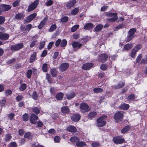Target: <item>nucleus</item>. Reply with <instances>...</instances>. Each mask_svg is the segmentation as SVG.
I'll return each mask as SVG.
<instances>
[{
    "mask_svg": "<svg viewBox=\"0 0 147 147\" xmlns=\"http://www.w3.org/2000/svg\"><path fill=\"white\" fill-rule=\"evenodd\" d=\"M20 1H14L13 3V6L14 7L18 6L19 4Z\"/></svg>",
    "mask_w": 147,
    "mask_h": 147,
    "instance_id": "nucleus-61",
    "label": "nucleus"
},
{
    "mask_svg": "<svg viewBox=\"0 0 147 147\" xmlns=\"http://www.w3.org/2000/svg\"><path fill=\"white\" fill-rule=\"evenodd\" d=\"M37 42V40H34L31 42L30 45V47L31 48L33 47L35 45Z\"/></svg>",
    "mask_w": 147,
    "mask_h": 147,
    "instance_id": "nucleus-56",
    "label": "nucleus"
},
{
    "mask_svg": "<svg viewBox=\"0 0 147 147\" xmlns=\"http://www.w3.org/2000/svg\"><path fill=\"white\" fill-rule=\"evenodd\" d=\"M76 145L79 147H82L86 145V144L84 142H79V141L76 142Z\"/></svg>",
    "mask_w": 147,
    "mask_h": 147,
    "instance_id": "nucleus-34",
    "label": "nucleus"
},
{
    "mask_svg": "<svg viewBox=\"0 0 147 147\" xmlns=\"http://www.w3.org/2000/svg\"><path fill=\"white\" fill-rule=\"evenodd\" d=\"M80 108L81 112L82 113L87 112L89 111L88 105L84 102L80 104Z\"/></svg>",
    "mask_w": 147,
    "mask_h": 147,
    "instance_id": "nucleus-4",
    "label": "nucleus"
},
{
    "mask_svg": "<svg viewBox=\"0 0 147 147\" xmlns=\"http://www.w3.org/2000/svg\"><path fill=\"white\" fill-rule=\"evenodd\" d=\"M61 40L60 39H58L56 42L55 44V46L56 47H58L59 45V44L61 43Z\"/></svg>",
    "mask_w": 147,
    "mask_h": 147,
    "instance_id": "nucleus-62",
    "label": "nucleus"
},
{
    "mask_svg": "<svg viewBox=\"0 0 147 147\" xmlns=\"http://www.w3.org/2000/svg\"><path fill=\"white\" fill-rule=\"evenodd\" d=\"M103 90L100 88H95L93 89V91L95 93H101L103 91Z\"/></svg>",
    "mask_w": 147,
    "mask_h": 147,
    "instance_id": "nucleus-33",
    "label": "nucleus"
},
{
    "mask_svg": "<svg viewBox=\"0 0 147 147\" xmlns=\"http://www.w3.org/2000/svg\"><path fill=\"white\" fill-rule=\"evenodd\" d=\"M97 115V113L95 111L90 112L88 115V118L92 119L96 117Z\"/></svg>",
    "mask_w": 147,
    "mask_h": 147,
    "instance_id": "nucleus-23",
    "label": "nucleus"
},
{
    "mask_svg": "<svg viewBox=\"0 0 147 147\" xmlns=\"http://www.w3.org/2000/svg\"><path fill=\"white\" fill-rule=\"evenodd\" d=\"M69 66V65L68 63H62L59 67L61 71H64L67 69Z\"/></svg>",
    "mask_w": 147,
    "mask_h": 147,
    "instance_id": "nucleus-15",
    "label": "nucleus"
},
{
    "mask_svg": "<svg viewBox=\"0 0 147 147\" xmlns=\"http://www.w3.org/2000/svg\"><path fill=\"white\" fill-rule=\"evenodd\" d=\"M129 107V105L128 104H123L120 106V109L124 110L127 109Z\"/></svg>",
    "mask_w": 147,
    "mask_h": 147,
    "instance_id": "nucleus-31",
    "label": "nucleus"
},
{
    "mask_svg": "<svg viewBox=\"0 0 147 147\" xmlns=\"http://www.w3.org/2000/svg\"><path fill=\"white\" fill-rule=\"evenodd\" d=\"M48 19V18L46 17L40 22V24L38 26V28L39 29H41L45 26L46 22H47Z\"/></svg>",
    "mask_w": 147,
    "mask_h": 147,
    "instance_id": "nucleus-18",
    "label": "nucleus"
},
{
    "mask_svg": "<svg viewBox=\"0 0 147 147\" xmlns=\"http://www.w3.org/2000/svg\"><path fill=\"white\" fill-rule=\"evenodd\" d=\"M64 94L61 92H59L55 96V98L58 100H61L63 98Z\"/></svg>",
    "mask_w": 147,
    "mask_h": 147,
    "instance_id": "nucleus-24",
    "label": "nucleus"
},
{
    "mask_svg": "<svg viewBox=\"0 0 147 147\" xmlns=\"http://www.w3.org/2000/svg\"><path fill=\"white\" fill-rule=\"evenodd\" d=\"M39 2V0H36L30 4L29 5L27 9L28 12H30L34 10L38 5Z\"/></svg>",
    "mask_w": 147,
    "mask_h": 147,
    "instance_id": "nucleus-3",
    "label": "nucleus"
},
{
    "mask_svg": "<svg viewBox=\"0 0 147 147\" xmlns=\"http://www.w3.org/2000/svg\"><path fill=\"white\" fill-rule=\"evenodd\" d=\"M70 141L72 142H78L79 141V139L78 138L76 137H73L71 138L70 139Z\"/></svg>",
    "mask_w": 147,
    "mask_h": 147,
    "instance_id": "nucleus-37",
    "label": "nucleus"
},
{
    "mask_svg": "<svg viewBox=\"0 0 147 147\" xmlns=\"http://www.w3.org/2000/svg\"><path fill=\"white\" fill-rule=\"evenodd\" d=\"M124 85V84L123 82H120L118 84L117 86H114V87L116 89H119L123 87Z\"/></svg>",
    "mask_w": 147,
    "mask_h": 147,
    "instance_id": "nucleus-40",
    "label": "nucleus"
},
{
    "mask_svg": "<svg viewBox=\"0 0 147 147\" xmlns=\"http://www.w3.org/2000/svg\"><path fill=\"white\" fill-rule=\"evenodd\" d=\"M32 70L31 69H29L28 70L27 72V76L28 78H30L31 76Z\"/></svg>",
    "mask_w": 147,
    "mask_h": 147,
    "instance_id": "nucleus-50",
    "label": "nucleus"
},
{
    "mask_svg": "<svg viewBox=\"0 0 147 147\" xmlns=\"http://www.w3.org/2000/svg\"><path fill=\"white\" fill-rule=\"evenodd\" d=\"M23 46V44L22 43L12 45L11 47V50L12 51H17L22 49Z\"/></svg>",
    "mask_w": 147,
    "mask_h": 147,
    "instance_id": "nucleus-7",
    "label": "nucleus"
},
{
    "mask_svg": "<svg viewBox=\"0 0 147 147\" xmlns=\"http://www.w3.org/2000/svg\"><path fill=\"white\" fill-rule=\"evenodd\" d=\"M76 3V0H72L66 3V5L67 9H70L73 7Z\"/></svg>",
    "mask_w": 147,
    "mask_h": 147,
    "instance_id": "nucleus-12",
    "label": "nucleus"
},
{
    "mask_svg": "<svg viewBox=\"0 0 147 147\" xmlns=\"http://www.w3.org/2000/svg\"><path fill=\"white\" fill-rule=\"evenodd\" d=\"M54 140L55 142H59L60 141V138L58 136H56L54 138Z\"/></svg>",
    "mask_w": 147,
    "mask_h": 147,
    "instance_id": "nucleus-60",
    "label": "nucleus"
},
{
    "mask_svg": "<svg viewBox=\"0 0 147 147\" xmlns=\"http://www.w3.org/2000/svg\"><path fill=\"white\" fill-rule=\"evenodd\" d=\"M56 27H57L56 25L54 24L52 25L50 27L49 31V32H53L54 30L56 29Z\"/></svg>",
    "mask_w": 147,
    "mask_h": 147,
    "instance_id": "nucleus-49",
    "label": "nucleus"
},
{
    "mask_svg": "<svg viewBox=\"0 0 147 147\" xmlns=\"http://www.w3.org/2000/svg\"><path fill=\"white\" fill-rule=\"evenodd\" d=\"M67 129L69 131L71 132H74L76 130V128L72 126H71L69 127L68 128H67Z\"/></svg>",
    "mask_w": 147,
    "mask_h": 147,
    "instance_id": "nucleus-32",
    "label": "nucleus"
},
{
    "mask_svg": "<svg viewBox=\"0 0 147 147\" xmlns=\"http://www.w3.org/2000/svg\"><path fill=\"white\" fill-rule=\"evenodd\" d=\"M107 68V65L105 64H102L100 66V69L103 70H105Z\"/></svg>",
    "mask_w": 147,
    "mask_h": 147,
    "instance_id": "nucleus-55",
    "label": "nucleus"
},
{
    "mask_svg": "<svg viewBox=\"0 0 147 147\" xmlns=\"http://www.w3.org/2000/svg\"><path fill=\"white\" fill-rule=\"evenodd\" d=\"M5 19L3 16H0V25L3 24L5 21Z\"/></svg>",
    "mask_w": 147,
    "mask_h": 147,
    "instance_id": "nucleus-54",
    "label": "nucleus"
},
{
    "mask_svg": "<svg viewBox=\"0 0 147 147\" xmlns=\"http://www.w3.org/2000/svg\"><path fill=\"white\" fill-rule=\"evenodd\" d=\"M68 20V18L67 16H65L62 18L61 20V22H67Z\"/></svg>",
    "mask_w": 147,
    "mask_h": 147,
    "instance_id": "nucleus-52",
    "label": "nucleus"
},
{
    "mask_svg": "<svg viewBox=\"0 0 147 147\" xmlns=\"http://www.w3.org/2000/svg\"><path fill=\"white\" fill-rule=\"evenodd\" d=\"M113 140L114 143L116 144L123 143L124 141V139L121 138V136H120L114 138Z\"/></svg>",
    "mask_w": 147,
    "mask_h": 147,
    "instance_id": "nucleus-8",
    "label": "nucleus"
},
{
    "mask_svg": "<svg viewBox=\"0 0 147 147\" xmlns=\"http://www.w3.org/2000/svg\"><path fill=\"white\" fill-rule=\"evenodd\" d=\"M32 97L34 100H37V99L38 96L36 92L34 91L33 92L32 95Z\"/></svg>",
    "mask_w": 147,
    "mask_h": 147,
    "instance_id": "nucleus-51",
    "label": "nucleus"
},
{
    "mask_svg": "<svg viewBox=\"0 0 147 147\" xmlns=\"http://www.w3.org/2000/svg\"><path fill=\"white\" fill-rule=\"evenodd\" d=\"M24 16L25 15L24 14L22 13H19L16 15L15 18L17 20H21L23 19Z\"/></svg>",
    "mask_w": 147,
    "mask_h": 147,
    "instance_id": "nucleus-22",
    "label": "nucleus"
},
{
    "mask_svg": "<svg viewBox=\"0 0 147 147\" xmlns=\"http://www.w3.org/2000/svg\"><path fill=\"white\" fill-rule=\"evenodd\" d=\"M135 94H132L127 97V99L129 100H133L134 99Z\"/></svg>",
    "mask_w": 147,
    "mask_h": 147,
    "instance_id": "nucleus-45",
    "label": "nucleus"
},
{
    "mask_svg": "<svg viewBox=\"0 0 147 147\" xmlns=\"http://www.w3.org/2000/svg\"><path fill=\"white\" fill-rule=\"evenodd\" d=\"M9 147H17V145L15 142H12L10 143Z\"/></svg>",
    "mask_w": 147,
    "mask_h": 147,
    "instance_id": "nucleus-64",
    "label": "nucleus"
},
{
    "mask_svg": "<svg viewBox=\"0 0 147 147\" xmlns=\"http://www.w3.org/2000/svg\"><path fill=\"white\" fill-rule=\"evenodd\" d=\"M24 136L26 138H30L31 137V134L29 132L26 133L24 135Z\"/></svg>",
    "mask_w": 147,
    "mask_h": 147,
    "instance_id": "nucleus-58",
    "label": "nucleus"
},
{
    "mask_svg": "<svg viewBox=\"0 0 147 147\" xmlns=\"http://www.w3.org/2000/svg\"><path fill=\"white\" fill-rule=\"evenodd\" d=\"M42 69L45 72H46L47 71V63L43 64L42 66Z\"/></svg>",
    "mask_w": 147,
    "mask_h": 147,
    "instance_id": "nucleus-47",
    "label": "nucleus"
},
{
    "mask_svg": "<svg viewBox=\"0 0 147 147\" xmlns=\"http://www.w3.org/2000/svg\"><path fill=\"white\" fill-rule=\"evenodd\" d=\"M136 52L135 51L132 49L131 51V53L130 54V55L131 57L133 58H135L136 57Z\"/></svg>",
    "mask_w": 147,
    "mask_h": 147,
    "instance_id": "nucleus-42",
    "label": "nucleus"
},
{
    "mask_svg": "<svg viewBox=\"0 0 147 147\" xmlns=\"http://www.w3.org/2000/svg\"><path fill=\"white\" fill-rule=\"evenodd\" d=\"M11 136L10 134H7L5 135L4 140L6 141H9L11 138Z\"/></svg>",
    "mask_w": 147,
    "mask_h": 147,
    "instance_id": "nucleus-36",
    "label": "nucleus"
},
{
    "mask_svg": "<svg viewBox=\"0 0 147 147\" xmlns=\"http://www.w3.org/2000/svg\"><path fill=\"white\" fill-rule=\"evenodd\" d=\"M38 116L34 114H32L30 116V121L32 124H35L36 123V120L38 119Z\"/></svg>",
    "mask_w": 147,
    "mask_h": 147,
    "instance_id": "nucleus-16",
    "label": "nucleus"
},
{
    "mask_svg": "<svg viewBox=\"0 0 147 147\" xmlns=\"http://www.w3.org/2000/svg\"><path fill=\"white\" fill-rule=\"evenodd\" d=\"M142 57V54H139L136 59V62L137 63H139L140 61L141 60Z\"/></svg>",
    "mask_w": 147,
    "mask_h": 147,
    "instance_id": "nucleus-44",
    "label": "nucleus"
},
{
    "mask_svg": "<svg viewBox=\"0 0 147 147\" xmlns=\"http://www.w3.org/2000/svg\"><path fill=\"white\" fill-rule=\"evenodd\" d=\"M79 9L78 8H76L73 9L71 12V13L72 15H75L79 11Z\"/></svg>",
    "mask_w": 147,
    "mask_h": 147,
    "instance_id": "nucleus-41",
    "label": "nucleus"
},
{
    "mask_svg": "<svg viewBox=\"0 0 147 147\" xmlns=\"http://www.w3.org/2000/svg\"><path fill=\"white\" fill-rule=\"evenodd\" d=\"M71 44L73 48H77L78 49H80L82 45V44L77 41H73Z\"/></svg>",
    "mask_w": 147,
    "mask_h": 147,
    "instance_id": "nucleus-13",
    "label": "nucleus"
},
{
    "mask_svg": "<svg viewBox=\"0 0 147 147\" xmlns=\"http://www.w3.org/2000/svg\"><path fill=\"white\" fill-rule=\"evenodd\" d=\"M60 46L61 47H64L66 46L67 44V41L65 39H63L61 42Z\"/></svg>",
    "mask_w": 147,
    "mask_h": 147,
    "instance_id": "nucleus-46",
    "label": "nucleus"
},
{
    "mask_svg": "<svg viewBox=\"0 0 147 147\" xmlns=\"http://www.w3.org/2000/svg\"><path fill=\"white\" fill-rule=\"evenodd\" d=\"M9 37L8 34L6 33H3L0 32V39L2 40H7Z\"/></svg>",
    "mask_w": 147,
    "mask_h": 147,
    "instance_id": "nucleus-17",
    "label": "nucleus"
},
{
    "mask_svg": "<svg viewBox=\"0 0 147 147\" xmlns=\"http://www.w3.org/2000/svg\"><path fill=\"white\" fill-rule=\"evenodd\" d=\"M93 65V64L92 63H86L83 64L82 66V68L83 69L87 70L90 69Z\"/></svg>",
    "mask_w": 147,
    "mask_h": 147,
    "instance_id": "nucleus-14",
    "label": "nucleus"
},
{
    "mask_svg": "<svg viewBox=\"0 0 147 147\" xmlns=\"http://www.w3.org/2000/svg\"><path fill=\"white\" fill-rule=\"evenodd\" d=\"M103 28V26L101 24H98L94 28V30L96 32L100 31Z\"/></svg>",
    "mask_w": 147,
    "mask_h": 147,
    "instance_id": "nucleus-28",
    "label": "nucleus"
},
{
    "mask_svg": "<svg viewBox=\"0 0 147 147\" xmlns=\"http://www.w3.org/2000/svg\"><path fill=\"white\" fill-rule=\"evenodd\" d=\"M133 46L132 44H127L125 45L124 49L125 50H129L132 48Z\"/></svg>",
    "mask_w": 147,
    "mask_h": 147,
    "instance_id": "nucleus-35",
    "label": "nucleus"
},
{
    "mask_svg": "<svg viewBox=\"0 0 147 147\" xmlns=\"http://www.w3.org/2000/svg\"><path fill=\"white\" fill-rule=\"evenodd\" d=\"M61 112L64 113H67L69 112V109L68 107L66 106H64L62 107Z\"/></svg>",
    "mask_w": 147,
    "mask_h": 147,
    "instance_id": "nucleus-26",
    "label": "nucleus"
},
{
    "mask_svg": "<svg viewBox=\"0 0 147 147\" xmlns=\"http://www.w3.org/2000/svg\"><path fill=\"white\" fill-rule=\"evenodd\" d=\"M75 95L76 94L74 92H72L67 94V98L68 99H70L74 97Z\"/></svg>",
    "mask_w": 147,
    "mask_h": 147,
    "instance_id": "nucleus-27",
    "label": "nucleus"
},
{
    "mask_svg": "<svg viewBox=\"0 0 147 147\" xmlns=\"http://www.w3.org/2000/svg\"><path fill=\"white\" fill-rule=\"evenodd\" d=\"M26 88V85L25 83L22 84L19 88V90L21 91H23Z\"/></svg>",
    "mask_w": 147,
    "mask_h": 147,
    "instance_id": "nucleus-39",
    "label": "nucleus"
},
{
    "mask_svg": "<svg viewBox=\"0 0 147 147\" xmlns=\"http://www.w3.org/2000/svg\"><path fill=\"white\" fill-rule=\"evenodd\" d=\"M36 53H34L32 55L30 60V63H32L33 62L36 58Z\"/></svg>",
    "mask_w": 147,
    "mask_h": 147,
    "instance_id": "nucleus-29",
    "label": "nucleus"
},
{
    "mask_svg": "<svg viewBox=\"0 0 147 147\" xmlns=\"http://www.w3.org/2000/svg\"><path fill=\"white\" fill-rule=\"evenodd\" d=\"M45 41H44L41 42L40 44V45L39 46V49H41L43 48L45 46Z\"/></svg>",
    "mask_w": 147,
    "mask_h": 147,
    "instance_id": "nucleus-57",
    "label": "nucleus"
},
{
    "mask_svg": "<svg viewBox=\"0 0 147 147\" xmlns=\"http://www.w3.org/2000/svg\"><path fill=\"white\" fill-rule=\"evenodd\" d=\"M32 25L31 24H29L26 26H24L21 25L20 27V29L24 33H28L31 29Z\"/></svg>",
    "mask_w": 147,
    "mask_h": 147,
    "instance_id": "nucleus-5",
    "label": "nucleus"
},
{
    "mask_svg": "<svg viewBox=\"0 0 147 147\" xmlns=\"http://www.w3.org/2000/svg\"><path fill=\"white\" fill-rule=\"evenodd\" d=\"M100 144L97 142H94L91 144V146L92 147H97L99 146Z\"/></svg>",
    "mask_w": 147,
    "mask_h": 147,
    "instance_id": "nucleus-59",
    "label": "nucleus"
},
{
    "mask_svg": "<svg viewBox=\"0 0 147 147\" xmlns=\"http://www.w3.org/2000/svg\"><path fill=\"white\" fill-rule=\"evenodd\" d=\"M79 27L78 25H74L72 28L71 31L72 32H74Z\"/></svg>",
    "mask_w": 147,
    "mask_h": 147,
    "instance_id": "nucleus-48",
    "label": "nucleus"
},
{
    "mask_svg": "<svg viewBox=\"0 0 147 147\" xmlns=\"http://www.w3.org/2000/svg\"><path fill=\"white\" fill-rule=\"evenodd\" d=\"M136 31V29L134 28H132L128 31V35L126 39V41L128 42L130 41L134 37V35Z\"/></svg>",
    "mask_w": 147,
    "mask_h": 147,
    "instance_id": "nucleus-2",
    "label": "nucleus"
},
{
    "mask_svg": "<svg viewBox=\"0 0 147 147\" xmlns=\"http://www.w3.org/2000/svg\"><path fill=\"white\" fill-rule=\"evenodd\" d=\"M93 26L92 24L91 23H88L84 26V28L86 30H89L92 28Z\"/></svg>",
    "mask_w": 147,
    "mask_h": 147,
    "instance_id": "nucleus-25",
    "label": "nucleus"
},
{
    "mask_svg": "<svg viewBox=\"0 0 147 147\" xmlns=\"http://www.w3.org/2000/svg\"><path fill=\"white\" fill-rule=\"evenodd\" d=\"M80 118V116L78 114H76L74 115L71 117L72 120L75 122L79 121Z\"/></svg>",
    "mask_w": 147,
    "mask_h": 147,
    "instance_id": "nucleus-19",
    "label": "nucleus"
},
{
    "mask_svg": "<svg viewBox=\"0 0 147 147\" xmlns=\"http://www.w3.org/2000/svg\"><path fill=\"white\" fill-rule=\"evenodd\" d=\"M50 72L51 75L53 77H55L56 76L57 71L55 68L51 69Z\"/></svg>",
    "mask_w": 147,
    "mask_h": 147,
    "instance_id": "nucleus-30",
    "label": "nucleus"
},
{
    "mask_svg": "<svg viewBox=\"0 0 147 147\" xmlns=\"http://www.w3.org/2000/svg\"><path fill=\"white\" fill-rule=\"evenodd\" d=\"M36 13H33L28 16L26 19L24 20L25 23H26L30 22L36 17Z\"/></svg>",
    "mask_w": 147,
    "mask_h": 147,
    "instance_id": "nucleus-10",
    "label": "nucleus"
},
{
    "mask_svg": "<svg viewBox=\"0 0 147 147\" xmlns=\"http://www.w3.org/2000/svg\"><path fill=\"white\" fill-rule=\"evenodd\" d=\"M107 116L106 115H103L97 119L96 125L98 127H101L105 126L106 123V121Z\"/></svg>",
    "mask_w": 147,
    "mask_h": 147,
    "instance_id": "nucleus-1",
    "label": "nucleus"
},
{
    "mask_svg": "<svg viewBox=\"0 0 147 147\" xmlns=\"http://www.w3.org/2000/svg\"><path fill=\"white\" fill-rule=\"evenodd\" d=\"M108 56L107 55L105 54H101L98 57V61L99 62H104L106 61Z\"/></svg>",
    "mask_w": 147,
    "mask_h": 147,
    "instance_id": "nucleus-11",
    "label": "nucleus"
},
{
    "mask_svg": "<svg viewBox=\"0 0 147 147\" xmlns=\"http://www.w3.org/2000/svg\"><path fill=\"white\" fill-rule=\"evenodd\" d=\"M108 15L111 18L109 19L108 20L110 22H113L117 20L118 18L117 14L115 13H110L108 14Z\"/></svg>",
    "mask_w": 147,
    "mask_h": 147,
    "instance_id": "nucleus-6",
    "label": "nucleus"
},
{
    "mask_svg": "<svg viewBox=\"0 0 147 147\" xmlns=\"http://www.w3.org/2000/svg\"><path fill=\"white\" fill-rule=\"evenodd\" d=\"M2 11H7L9 10L11 8V6L9 5H0Z\"/></svg>",
    "mask_w": 147,
    "mask_h": 147,
    "instance_id": "nucleus-20",
    "label": "nucleus"
},
{
    "mask_svg": "<svg viewBox=\"0 0 147 147\" xmlns=\"http://www.w3.org/2000/svg\"><path fill=\"white\" fill-rule=\"evenodd\" d=\"M53 3V1L51 0H49L46 2V5L47 6L51 5Z\"/></svg>",
    "mask_w": 147,
    "mask_h": 147,
    "instance_id": "nucleus-63",
    "label": "nucleus"
},
{
    "mask_svg": "<svg viewBox=\"0 0 147 147\" xmlns=\"http://www.w3.org/2000/svg\"><path fill=\"white\" fill-rule=\"evenodd\" d=\"M124 114L123 111H118L115 114L114 118L115 120H121Z\"/></svg>",
    "mask_w": 147,
    "mask_h": 147,
    "instance_id": "nucleus-9",
    "label": "nucleus"
},
{
    "mask_svg": "<svg viewBox=\"0 0 147 147\" xmlns=\"http://www.w3.org/2000/svg\"><path fill=\"white\" fill-rule=\"evenodd\" d=\"M22 117L23 120L24 121H27L28 119L29 116L28 114L25 113L23 115Z\"/></svg>",
    "mask_w": 147,
    "mask_h": 147,
    "instance_id": "nucleus-43",
    "label": "nucleus"
},
{
    "mask_svg": "<svg viewBox=\"0 0 147 147\" xmlns=\"http://www.w3.org/2000/svg\"><path fill=\"white\" fill-rule=\"evenodd\" d=\"M142 47V46L140 45H138L136 46L133 49L137 52Z\"/></svg>",
    "mask_w": 147,
    "mask_h": 147,
    "instance_id": "nucleus-38",
    "label": "nucleus"
},
{
    "mask_svg": "<svg viewBox=\"0 0 147 147\" xmlns=\"http://www.w3.org/2000/svg\"><path fill=\"white\" fill-rule=\"evenodd\" d=\"M131 127L130 126L128 125L125 126L121 130V132L123 134H125L128 131L131 129Z\"/></svg>",
    "mask_w": 147,
    "mask_h": 147,
    "instance_id": "nucleus-21",
    "label": "nucleus"
},
{
    "mask_svg": "<svg viewBox=\"0 0 147 147\" xmlns=\"http://www.w3.org/2000/svg\"><path fill=\"white\" fill-rule=\"evenodd\" d=\"M33 111L36 114H38L40 113L39 109L37 107H35L33 109Z\"/></svg>",
    "mask_w": 147,
    "mask_h": 147,
    "instance_id": "nucleus-53",
    "label": "nucleus"
}]
</instances>
